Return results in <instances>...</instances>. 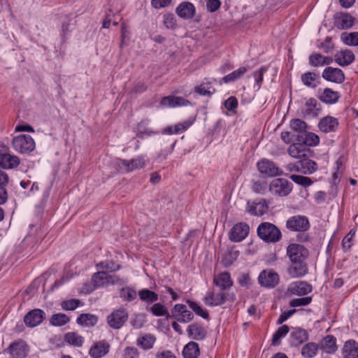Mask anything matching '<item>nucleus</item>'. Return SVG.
<instances>
[{
	"label": "nucleus",
	"mask_w": 358,
	"mask_h": 358,
	"mask_svg": "<svg viewBox=\"0 0 358 358\" xmlns=\"http://www.w3.org/2000/svg\"><path fill=\"white\" fill-rule=\"evenodd\" d=\"M306 123L300 119H293L290 121V128L297 133V135L303 134L306 131Z\"/></svg>",
	"instance_id": "50"
},
{
	"label": "nucleus",
	"mask_w": 358,
	"mask_h": 358,
	"mask_svg": "<svg viewBox=\"0 0 358 358\" xmlns=\"http://www.w3.org/2000/svg\"><path fill=\"white\" fill-rule=\"evenodd\" d=\"M259 171L265 177H274L283 174L282 170L275 166V164L268 159H262L257 163Z\"/></svg>",
	"instance_id": "10"
},
{
	"label": "nucleus",
	"mask_w": 358,
	"mask_h": 358,
	"mask_svg": "<svg viewBox=\"0 0 358 358\" xmlns=\"http://www.w3.org/2000/svg\"><path fill=\"white\" fill-rule=\"evenodd\" d=\"M12 145L13 148L18 152H30L35 148V142L29 135H20L13 139Z\"/></svg>",
	"instance_id": "3"
},
{
	"label": "nucleus",
	"mask_w": 358,
	"mask_h": 358,
	"mask_svg": "<svg viewBox=\"0 0 358 358\" xmlns=\"http://www.w3.org/2000/svg\"><path fill=\"white\" fill-rule=\"evenodd\" d=\"M122 357L124 358H138L139 352L135 347L127 346L124 349Z\"/></svg>",
	"instance_id": "61"
},
{
	"label": "nucleus",
	"mask_w": 358,
	"mask_h": 358,
	"mask_svg": "<svg viewBox=\"0 0 358 358\" xmlns=\"http://www.w3.org/2000/svg\"><path fill=\"white\" fill-rule=\"evenodd\" d=\"M309 64L313 67H320L330 64L333 59L330 57H325L320 53H314L309 56Z\"/></svg>",
	"instance_id": "32"
},
{
	"label": "nucleus",
	"mask_w": 358,
	"mask_h": 358,
	"mask_svg": "<svg viewBox=\"0 0 358 358\" xmlns=\"http://www.w3.org/2000/svg\"><path fill=\"white\" fill-rule=\"evenodd\" d=\"M64 341L70 345L81 347L84 343V338L76 332H68L64 334Z\"/></svg>",
	"instance_id": "38"
},
{
	"label": "nucleus",
	"mask_w": 358,
	"mask_h": 358,
	"mask_svg": "<svg viewBox=\"0 0 358 358\" xmlns=\"http://www.w3.org/2000/svg\"><path fill=\"white\" fill-rule=\"evenodd\" d=\"M268 208V205L264 199L255 201L252 203L248 201L246 210L252 215L262 216L265 214Z\"/></svg>",
	"instance_id": "16"
},
{
	"label": "nucleus",
	"mask_w": 358,
	"mask_h": 358,
	"mask_svg": "<svg viewBox=\"0 0 358 358\" xmlns=\"http://www.w3.org/2000/svg\"><path fill=\"white\" fill-rule=\"evenodd\" d=\"M196 9L194 6L187 1H184L180 3L176 9V13L182 19H191L195 14Z\"/></svg>",
	"instance_id": "25"
},
{
	"label": "nucleus",
	"mask_w": 358,
	"mask_h": 358,
	"mask_svg": "<svg viewBox=\"0 0 358 358\" xmlns=\"http://www.w3.org/2000/svg\"><path fill=\"white\" fill-rule=\"evenodd\" d=\"M322 108L320 103L314 98L308 99L302 109V113L304 117H315L321 112Z\"/></svg>",
	"instance_id": "20"
},
{
	"label": "nucleus",
	"mask_w": 358,
	"mask_h": 358,
	"mask_svg": "<svg viewBox=\"0 0 358 358\" xmlns=\"http://www.w3.org/2000/svg\"><path fill=\"white\" fill-rule=\"evenodd\" d=\"M322 78L328 81L341 83L345 80L343 71L338 68L327 67L322 73Z\"/></svg>",
	"instance_id": "22"
},
{
	"label": "nucleus",
	"mask_w": 358,
	"mask_h": 358,
	"mask_svg": "<svg viewBox=\"0 0 358 358\" xmlns=\"http://www.w3.org/2000/svg\"><path fill=\"white\" fill-rule=\"evenodd\" d=\"M187 332L191 339L196 341L204 340L207 334V331L205 328L198 323H193L189 325Z\"/></svg>",
	"instance_id": "24"
},
{
	"label": "nucleus",
	"mask_w": 358,
	"mask_h": 358,
	"mask_svg": "<svg viewBox=\"0 0 358 358\" xmlns=\"http://www.w3.org/2000/svg\"><path fill=\"white\" fill-rule=\"evenodd\" d=\"M145 164V160L142 156H138L131 160L120 159L117 162L119 168L127 172H131L136 169H141L144 167Z\"/></svg>",
	"instance_id": "12"
},
{
	"label": "nucleus",
	"mask_w": 358,
	"mask_h": 358,
	"mask_svg": "<svg viewBox=\"0 0 358 358\" xmlns=\"http://www.w3.org/2000/svg\"><path fill=\"white\" fill-rule=\"evenodd\" d=\"M129 314L124 308H120L113 310L107 317L108 326L114 329H120L128 320Z\"/></svg>",
	"instance_id": "4"
},
{
	"label": "nucleus",
	"mask_w": 358,
	"mask_h": 358,
	"mask_svg": "<svg viewBox=\"0 0 358 358\" xmlns=\"http://www.w3.org/2000/svg\"><path fill=\"white\" fill-rule=\"evenodd\" d=\"M225 108L230 111H234L238 107V101L235 96H230L224 101Z\"/></svg>",
	"instance_id": "62"
},
{
	"label": "nucleus",
	"mask_w": 358,
	"mask_h": 358,
	"mask_svg": "<svg viewBox=\"0 0 358 358\" xmlns=\"http://www.w3.org/2000/svg\"><path fill=\"white\" fill-rule=\"evenodd\" d=\"M341 38L345 45L350 46L358 45V32L343 33Z\"/></svg>",
	"instance_id": "48"
},
{
	"label": "nucleus",
	"mask_w": 358,
	"mask_h": 358,
	"mask_svg": "<svg viewBox=\"0 0 358 358\" xmlns=\"http://www.w3.org/2000/svg\"><path fill=\"white\" fill-rule=\"evenodd\" d=\"M354 24V17L346 13H338L334 15V24L339 29H348Z\"/></svg>",
	"instance_id": "21"
},
{
	"label": "nucleus",
	"mask_w": 358,
	"mask_h": 358,
	"mask_svg": "<svg viewBox=\"0 0 358 358\" xmlns=\"http://www.w3.org/2000/svg\"><path fill=\"white\" fill-rule=\"evenodd\" d=\"M279 281V275L272 270H263L258 277L259 285L268 289L275 287Z\"/></svg>",
	"instance_id": "9"
},
{
	"label": "nucleus",
	"mask_w": 358,
	"mask_h": 358,
	"mask_svg": "<svg viewBox=\"0 0 358 358\" xmlns=\"http://www.w3.org/2000/svg\"><path fill=\"white\" fill-rule=\"evenodd\" d=\"M258 236L266 243H277L282 237L280 229L270 222H262L257 227Z\"/></svg>",
	"instance_id": "1"
},
{
	"label": "nucleus",
	"mask_w": 358,
	"mask_h": 358,
	"mask_svg": "<svg viewBox=\"0 0 358 358\" xmlns=\"http://www.w3.org/2000/svg\"><path fill=\"white\" fill-rule=\"evenodd\" d=\"M194 92L201 96H211L215 92V88L211 86L210 83H203L195 87Z\"/></svg>",
	"instance_id": "47"
},
{
	"label": "nucleus",
	"mask_w": 358,
	"mask_h": 358,
	"mask_svg": "<svg viewBox=\"0 0 358 358\" xmlns=\"http://www.w3.org/2000/svg\"><path fill=\"white\" fill-rule=\"evenodd\" d=\"M290 336L291 342L294 345H299L308 340V334L300 328L294 329Z\"/></svg>",
	"instance_id": "39"
},
{
	"label": "nucleus",
	"mask_w": 358,
	"mask_h": 358,
	"mask_svg": "<svg viewBox=\"0 0 358 358\" xmlns=\"http://www.w3.org/2000/svg\"><path fill=\"white\" fill-rule=\"evenodd\" d=\"M311 301L312 297L310 296L294 299L290 301L289 306L291 307L305 306L310 303Z\"/></svg>",
	"instance_id": "60"
},
{
	"label": "nucleus",
	"mask_w": 358,
	"mask_h": 358,
	"mask_svg": "<svg viewBox=\"0 0 358 358\" xmlns=\"http://www.w3.org/2000/svg\"><path fill=\"white\" fill-rule=\"evenodd\" d=\"M156 338L150 334L139 336L136 340V344L144 350H148L153 348Z\"/></svg>",
	"instance_id": "36"
},
{
	"label": "nucleus",
	"mask_w": 358,
	"mask_h": 358,
	"mask_svg": "<svg viewBox=\"0 0 358 358\" xmlns=\"http://www.w3.org/2000/svg\"><path fill=\"white\" fill-rule=\"evenodd\" d=\"M296 141L301 142L305 146H315L320 143V138L317 135L312 132L305 131L304 134L297 135L296 137Z\"/></svg>",
	"instance_id": "31"
},
{
	"label": "nucleus",
	"mask_w": 358,
	"mask_h": 358,
	"mask_svg": "<svg viewBox=\"0 0 358 358\" xmlns=\"http://www.w3.org/2000/svg\"><path fill=\"white\" fill-rule=\"evenodd\" d=\"M213 284L220 288V291L224 292L233 285V280L229 273L222 272L215 275L213 278Z\"/></svg>",
	"instance_id": "23"
},
{
	"label": "nucleus",
	"mask_w": 358,
	"mask_h": 358,
	"mask_svg": "<svg viewBox=\"0 0 358 358\" xmlns=\"http://www.w3.org/2000/svg\"><path fill=\"white\" fill-rule=\"evenodd\" d=\"M343 358H358V343L355 340L347 341L342 349Z\"/></svg>",
	"instance_id": "28"
},
{
	"label": "nucleus",
	"mask_w": 358,
	"mask_h": 358,
	"mask_svg": "<svg viewBox=\"0 0 358 358\" xmlns=\"http://www.w3.org/2000/svg\"><path fill=\"white\" fill-rule=\"evenodd\" d=\"M189 308L199 316L208 320L209 314L206 310L203 309L198 303L192 301H187Z\"/></svg>",
	"instance_id": "51"
},
{
	"label": "nucleus",
	"mask_w": 358,
	"mask_h": 358,
	"mask_svg": "<svg viewBox=\"0 0 358 358\" xmlns=\"http://www.w3.org/2000/svg\"><path fill=\"white\" fill-rule=\"evenodd\" d=\"M110 344L105 340L94 343L89 350V355L92 358H101L106 355L110 350Z\"/></svg>",
	"instance_id": "19"
},
{
	"label": "nucleus",
	"mask_w": 358,
	"mask_h": 358,
	"mask_svg": "<svg viewBox=\"0 0 358 358\" xmlns=\"http://www.w3.org/2000/svg\"><path fill=\"white\" fill-rule=\"evenodd\" d=\"M312 292V286L305 281L292 282L287 289V294L303 296Z\"/></svg>",
	"instance_id": "14"
},
{
	"label": "nucleus",
	"mask_w": 358,
	"mask_h": 358,
	"mask_svg": "<svg viewBox=\"0 0 358 358\" xmlns=\"http://www.w3.org/2000/svg\"><path fill=\"white\" fill-rule=\"evenodd\" d=\"M320 76L314 72H307L301 76L303 84L308 87L315 88L317 86Z\"/></svg>",
	"instance_id": "43"
},
{
	"label": "nucleus",
	"mask_w": 358,
	"mask_h": 358,
	"mask_svg": "<svg viewBox=\"0 0 358 358\" xmlns=\"http://www.w3.org/2000/svg\"><path fill=\"white\" fill-rule=\"evenodd\" d=\"M138 294L140 299L148 304L153 303L159 299L158 294L148 289H141Z\"/></svg>",
	"instance_id": "40"
},
{
	"label": "nucleus",
	"mask_w": 358,
	"mask_h": 358,
	"mask_svg": "<svg viewBox=\"0 0 358 358\" xmlns=\"http://www.w3.org/2000/svg\"><path fill=\"white\" fill-rule=\"evenodd\" d=\"M292 263L293 264L288 268V273L292 278H300L308 273V268L304 262Z\"/></svg>",
	"instance_id": "33"
},
{
	"label": "nucleus",
	"mask_w": 358,
	"mask_h": 358,
	"mask_svg": "<svg viewBox=\"0 0 358 358\" xmlns=\"http://www.w3.org/2000/svg\"><path fill=\"white\" fill-rule=\"evenodd\" d=\"M173 317L177 320L178 322L182 323H187L192 321L194 318L193 313L187 309L184 304H176L172 310Z\"/></svg>",
	"instance_id": "13"
},
{
	"label": "nucleus",
	"mask_w": 358,
	"mask_h": 358,
	"mask_svg": "<svg viewBox=\"0 0 358 358\" xmlns=\"http://www.w3.org/2000/svg\"><path fill=\"white\" fill-rule=\"evenodd\" d=\"M266 71V68L262 67L258 71H255L253 73L258 89L260 87L261 84L263 81L264 73H265Z\"/></svg>",
	"instance_id": "63"
},
{
	"label": "nucleus",
	"mask_w": 358,
	"mask_h": 358,
	"mask_svg": "<svg viewBox=\"0 0 358 358\" xmlns=\"http://www.w3.org/2000/svg\"><path fill=\"white\" fill-rule=\"evenodd\" d=\"M70 318L64 313H56L52 315L50 323L52 326L61 327L69 322Z\"/></svg>",
	"instance_id": "46"
},
{
	"label": "nucleus",
	"mask_w": 358,
	"mask_h": 358,
	"mask_svg": "<svg viewBox=\"0 0 358 358\" xmlns=\"http://www.w3.org/2000/svg\"><path fill=\"white\" fill-rule=\"evenodd\" d=\"M322 347L327 353H334L338 348L336 338L331 335H327L323 339Z\"/></svg>",
	"instance_id": "41"
},
{
	"label": "nucleus",
	"mask_w": 358,
	"mask_h": 358,
	"mask_svg": "<svg viewBox=\"0 0 358 358\" xmlns=\"http://www.w3.org/2000/svg\"><path fill=\"white\" fill-rule=\"evenodd\" d=\"M290 179L294 181L295 183L300 185L303 187H308L312 185L313 181L310 178L299 176V175H291Z\"/></svg>",
	"instance_id": "55"
},
{
	"label": "nucleus",
	"mask_w": 358,
	"mask_h": 358,
	"mask_svg": "<svg viewBox=\"0 0 358 358\" xmlns=\"http://www.w3.org/2000/svg\"><path fill=\"white\" fill-rule=\"evenodd\" d=\"M164 24L167 29H175L177 27L176 20L172 13H166L164 15Z\"/></svg>",
	"instance_id": "59"
},
{
	"label": "nucleus",
	"mask_w": 358,
	"mask_h": 358,
	"mask_svg": "<svg viewBox=\"0 0 358 358\" xmlns=\"http://www.w3.org/2000/svg\"><path fill=\"white\" fill-rule=\"evenodd\" d=\"M287 255L292 262H301L305 261L309 252L303 245L292 243L288 245Z\"/></svg>",
	"instance_id": "6"
},
{
	"label": "nucleus",
	"mask_w": 358,
	"mask_h": 358,
	"mask_svg": "<svg viewBox=\"0 0 358 358\" xmlns=\"http://www.w3.org/2000/svg\"><path fill=\"white\" fill-rule=\"evenodd\" d=\"M81 304L79 299H73L70 300L63 301L61 303V307L64 310H74Z\"/></svg>",
	"instance_id": "54"
},
{
	"label": "nucleus",
	"mask_w": 358,
	"mask_h": 358,
	"mask_svg": "<svg viewBox=\"0 0 358 358\" xmlns=\"http://www.w3.org/2000/svg\"><path fill=\"white\" fill-rule=\"evenodd\" d=\"M149 122L150 121L147 119L143 120L140 123H138L137 126L138 131L141 134H145L148 136H151L152 134H157V131H153L149 128H148Z\"/></svg>",
	"instance_id": "57"
},
{
	"label": "nucleus",
	"mask_w": 358,
	"mask_h": 358,
	"mask_svg": "<svg viewBox=\"0 0 358 358\" xmlns=\"http://www.w3.org/2000/svg\"><path fill=\"white\" fill-rule=\"evenodd\" d=\"M195 117H190L188 120L184 121L183 122L178 123L174 125V132L175 134H180L186 131L189 127H190L194 122Z\"/></svg>",
	"instance_id": "52"
},
{
	"label": "nucleus",
	"mask_w": 358,
	"mask_h": 358,
	"mask_svg": "<svg viewBox=\"0 0 358 358\" xmlns=\"http://www.w3.org/2000/svg\"><path fill=\"white\" fill-rule=\"evenodd\" d=\"M292 188V183L282 178L273 179L269 184L271 194L280 197L289 195Z\"/></svg>",
	"instance_id": "2"
},
{
	"label": "nucleus",
	"mask_w": 358,
	"mask_h": 358,
	"mask_svg": "<svg viewBox=\"0 0 358 358\" xmlns=\"http://www.w3.org/2000/svg\"><path fill=\"white\" fill-rule=\"evenodd\" d=\"M226 300L227 296L224 292L216 293L215 290L208 291L203 299L205 304L211 307L221 306Z\"/></svg>",
	"instance_id": "15"
},
{
	"label": "nucleus",
	"mask_w": 358,
	"mask_h": 358,
	"mask_svg": "<svg viewBox=\"0 0 358 358\" xmlns=\"http://www.w3.org/2000/svg\"><path fill=\"white\" fill-rule=\"evenodd\" d=\"M120 296L123 301L131 302L137 297L136 290L130 286H126L120 289Z\"/></svg>",
	"instance_id": "42"
},
{
	"label": "nucleus",
	"mask_w": 358,
	"mask_h": 358,
	"mask_svg": "<svg viewBox=\"0 0 358 358\" xmlns=\"http://www.w3.org/2000/svg\"><path fill=\"white\" fill-rule=\"evenodd\" d=\"M45 318V313L41 309H34L26 314L24 322L27 327H35Z\"/></svg>",
	"instance_id": "18"
},
{
	"label": "nucleus",
	"mask_w": 358,
	"mask_h": 358,
	"mask_svg": "<svg viewBox=\"0 0 358 358\" xmlns=\"http://www.w3.org/2000/svg\"><path fill=\"white\" fill-rule=\"evenodd\" d=\"M287 152L292 157L299 160L311 154L310 148L305 146L300 141L290 145Z\"/></svg>",
	"instance_id": "17"
},
{
	"label": "nucleus",
	"mask_w": 358,
	"mask_h": 358,
	"mask_svg": "<svg viewBox=\"0 0 358 358\" xmlns=\"http://www.w3.org/2000/svg\"><path fill=\"white\" fill-rule=\"evenodd\" d=\"M338 98L339 95L337 92H334L329 88H326L324 90L320 99L323 102L331 104L336 103Z\"/></svg>",
	"instance_id": "45"
},
{
	"label": "nucleus",
	"mask_w": 358,
	"mask_h": 358,
	"mask_svg": "<svg viewBox=\"0 0 358 358\" xmlns=\"http://www.w3.org/2000/svg\"><path fill=\"white\" fill-rule=\"evenodd\" d=\"M160 104L162 106L174 108L188 106L190 104V102L183 97L168 96L161 100Z\"/></svg>",
	"instance_id": "26"
},
{
	"label": "nucleus",
	"mask_w": 358,
	"mask_h": 358,
	"mask_svg": "<svg viewBox=\"0 0 358 358\" xmlns=\"http://www.w3.org/2000/svg\"><path fill=\"white\" fill-rule=\"evenodd\" d=\"M286 227L292 231H306L310 227L308 218L303 215H294L286 222Z\"/></svg>",
	"instance_id": "8"
},
{
	"label": "nucleus",
	"mask_w": 358,
	"mask_h": 358,
	"mask_svg": "<svg viewBox=\"0 0 358 358\" xmlns=\"http://www.w3.org/2000/svg\"><path fill=\"white\" fill-rule=\"evenodd\" d=\"M318 350L317 345L314 343H308L301 349V354L306 358H312L316 355Z\"/></svg>",
	"instance_id": "49"
},
{
	"label": "nucleus",
	"mask_w": 358,
	"mask_h": 358,
	"mask_svg": "<svg viewBox=\"0 0 358 358\" xmlns=\"http://www.w3.org/2000/svg\"><path fill=\"white\" fill-rule=\"evenodd\" d=\"M119 278L116 275L108 274L106 271H99L95 273L92 277V284L96 288L103 287L108 285L118 283Z\"/></svg>",
	"instance_id": "7"
},
{
	"label": "nucleus",
	"mask_w": 358,
	"mask_h": 358,
	"mask_svg": "<svg viewBox=\"0 0 358 358\" xmlns=\"http://www.w3.org/2000/svg\"><path fill=\"white\" fill-rule=\"evenodd\" d=\"M29 348L28 345L22 339H18L12 342L9 346L3 350V352H8L10 358H26L29 352Z\"/></svg>",
	"instance_id": "5"
},
{
	"label": "nucleus",
	"mask_w": 358,
	"mask_h": 358,
	"mask_svg": "<svg viewBox=\"0 0 358 358\" xmlns=\"http://www.w3.org/2000/svg\"><path fill=\"white\" fill-rule=\"evenodd\" d=\"M150 311L157 317L164 316L168 313L167 308L160 303H155L150 307Z\"/></svg>",
	"instance_id": "56"
},
{
	"label": "nucleus",
	"mask_w": 358,
	"mask_h": 358,
	"mask_svg": "<svg viewBox=\"0 0 358 358\" xmlns=\"http://www.w3.org/2000/svg\"><path fill=\"white\" fill-rule=\"evenodd\" d=\"M249 231L250 227L246 223H237L231 229L229 238L232 242H241L246 238Z\"/></svg>",
	"instance_id": "11"
},
{
	"label": "nucleus",
	"mask_w": 358,
	"mask_h": 358,
	"mask_svg": "<svg viewBox=\"0 0 358 358\" xmlns=\"http://www.w3.org/2000/svg\"><path fill=\"white\" fill-rule=\"evenodd\" d=\"M97 322V316L90 313H82L76 319V322L84 327H93Z\"/></svg>",
	"instance_id": "35"
},
{
	"label": "nucleus",
	"mask_w": 358,
	"mask_h": 358,
	"mask_svg": "<svg viewBox=\"0 0 358 358\" xmlns=\"http://www.w3.org/2000/svg\"><path fill=\"white\" fill-rule=\"evenodd\" d=\"M289 331V328L286 324L282 325L280 327H279L273 336L272 344L273 345L278 344L280 339L282 337H285L288 334Z\"/></svg>",
	"instance_id": "53"
},
{
	"label": "nucleus",
	"mask_w": 358,
	"mask_h": 358,
	"mask_svg": "<svg viewBox=\"0 0 358 358\" xmlns=\"http://www.w3.org/2000/svg\"><path fill=\"white\" fill-rule=\"evenodd\" d=\"M185 358H197L200 355L199 344L194 341H190L186 344L182 350Z\"/></svg>",
	"instance_id": "37"
},
{
	"label": "nucleus",
	"mask_w": 358,
	"mask_h": 358,
	"mask_svg": "<svg viewBox=\"0 0 358 358\" xmlns=\"http://www.w3.org/2000/svg\"><path fill=\"white\" fill-rule=\"evenodd\" d=\"M20 163L18 157L9 153H1V168L12 169L17 167Z\"/></svg>",
	"instance_id": "34"
},
{
	"label": "nucleus",
	"mask_w": 358,
	"mask_h": 358,
	"mask_svg": "<svg viewBox=\"0 0 358 358\" xmlns=\"http://www.w3.org/2000/svg\"><path fill=\"white\" fill-rule=\"evenodd\" d=\"M318 126L323 132H332L336 130L338 126V121L334 117L327 116L320 120Z\"/></svg>",
	"instance_id": "27"
},
{
	"label": "nucleus",
	"mask_w": 358,
	"mask_h": 358,
	"mask_svg": "<svg viewBox=\"0 0 358 358\" xmlns=\"http://www.w3.org/2000/svg\"><path fill=\"white\" fill-rule=\"evenodd\" d=\"M96 266L99 268L105 269L110 272H114L120 269V265L116 264L113 262L106 261L100 262L96 264Z\"/></svg>",
	"instance_id": "58"
},
{
	"label": "nucleus",
	"mask_w": 358,
	"mask_h": 358,
	"mask_svg": "<svg viewBox=\"0 0 358 358\" xmlns=\"http://www.w3.org/2000/svg\"><path fill=\"white\" fill-rule=\"evenodd\" d=\"M355 233H352L351 231L343 239L342 241V246H343V248L346 250H349L352 245V238L354 236Z\"/></svg>",
	"instance_id": "64"
},
{
	"label": "nucleus",
	"mask_w": 358,
	"mask_h": 358,
	"mask_svg": "<svg viewBox=\"0 0 358 358\" xmlns=\"http://www.w3.org/2000/svg\"><path fill=\"white\" fill-rule=\"evenodd\" d=\"M248 69L245 66H241L236 71H234L232 73L224 76L220 80V84L222 83H228L230 82H234L238 78H240L245 73H246Z\"/></svg>",
	"instance_id": "44"
},
{
	"label": "nucleus",
	"mask_w": 358,
	"mask_h": 358,
	"mask_svg": "<svg viewBox=\"0 0 358 358\" xmlns=\"http://www.w3.org/2000/svg\"><path fill=\"white\" fill-rule=\"evenodd\" d=\"M310 155L306 156L299 160L301 168V173L304 175H310L315 172L318 166L317 164L309 159Z\"/></svg>",
	"instance_id": "29"
},
{
	"label": "nucleus",
	"mask_w": 358,
	"mask_h": 358,
	"mask_svg": "<svg viewBox=\"0 0 358 358\" xmlns=\"http://www.w3.org/2000/svg\"><path fill=\"white\" fill-rule=\"evenodd\" d=\"M355 60V55L351 50H345L337 52L335 55L336 62L341 66L350 64Z\"/></svg>",
	"instance_id": "30"
}]
</instances>
